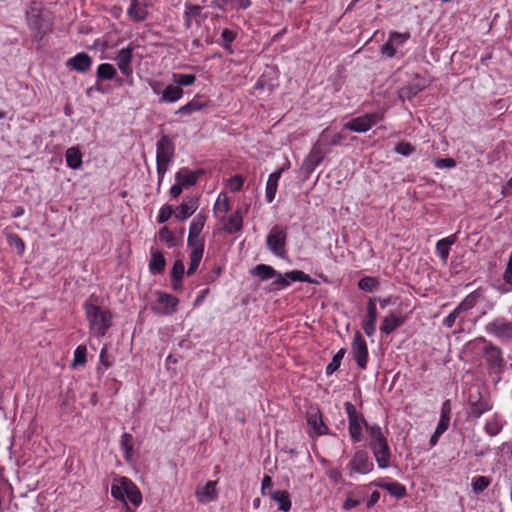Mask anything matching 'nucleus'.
<instances>
[{"label":"nucleus","mask_w":512,"mask_h":512,"mask_svg":"<svg viewBox=\"0 0 512 512\" xmlns=\"http://www.w3.org/2000/svg\"><path fill=\"white\" fill-rule=\"evenodd\" d=\"M111 495L116 500L127 503L130 501L135 507L142 503V494L136 484L127 477L115 478L111 486Z\"/></svg>","instance_id":"nucleus-3"},{"label":"nucleus","mask_w":512,"mask_h":512,"mask_svg":"<svg viewBox=\"0 0 512 512\" xmlns=\"http://www.w3.org/2000/svg\"><path fill=\"white\" fill-rule=\"evenodd\" d=\"M460 315L461 313L457 310V308H455L443 319V325L447 328H452Z\"/></svg>","instance_id":"nucleus-60"},{"label":"nucleus","mask_w":512,"mask_h":512,"mask_svg":"<svg viewBox=\"0 0 512 512\" xmlns=\"http://www.w3.org/2000/svg\"><path fill=\"white\" fill-rule=\"evenodd\" d=\"M202 8L199 5L186 4L184 11V22L186 28H190L192 25V19L200 16Z\"/></svg>","instance_id":"nucleus-43"},{"label":"nucleus","mask_w":512,"mask_h":512,"mask_svg":"<svg viewBox=\"0 0 512 512\" xmlns=\"http://www.w3.org/2000/svg\"><path fill=\"white\" fill-rule=\"evenodd\" d=\"M406 321L405 316L399 312L392 311L387 314L381 321L380 332L389 335L396 329L401 327Z\"/></svg>","instance_id":"nucleus-15"},{"label":"nucleus","mask_w":512,"mask_h":512,"mask_svg":"<svg viewBox=\"0 0 512 512\" xmlns=\"http://www.w3.org/2000/svg\"><path fill=\"white\" fill-rule=\"evenodd\" d=\"M172 214H173L172 206H170L168 204L163 205L160 208L159 214L157 216L158 223H165L166 221H168L170 219Z\"/></svg>","instance_id":"nucleus-55"},{"label":"nucleus","mask_w":512,"mask_h":512,"mask_svg":"<svg viewBox=\"0 0 512 512\" xmlns=\"http://www.w3.org/2000/svg\"><path fill=\"white\" fill-rule=\"evenodd\" d=\"M410 39V33H400L392 31L389 34L388 40L381 46L380 52L387 58H393L396 56L397 51Z\"/></svg>","instance_id":"nucleus-7"},{"label":"nucleus","mask_w":512,"mask_h":512,"mask_svg":"<svg viewBox=\"0 0 512 512\" xmlns=\"http://www.w3.org/2000/svg\"><path fill=\"white\" fill-rule=\"evenodd\" d=\"M286 232L279 226H274L267 236V246L269 250L278 257H284L286 254Z\"/></svg>","instance_id":"nucleus-8"},{"label":"nucleus","mask_w":512,"mask_h":512,"mask_svg":"<svg viewBox=\"0 0 512 512\" xmlns=\"http://www.w3.org/2000/svg\"><path fill=\"white\" fill-rule=\"evenodd\" d=\"M284 172V167L277 169L275 172L271 173L268 177L266 188H265V198L268 203L273 202L276 196L278 182L281 178L282 173Z\"/></svg>","instance_id":"nucleus-23"},{"label":"nucleus","mask_w":512,"mask_h":512,"mask_svg":"<svg viewBox=\"0 0 512 512\" xmlns=\"http://www.w3.org/2000/svg\"><path fill=\"white\" fill-rule=\"evenodd\" d=\"M488 334L493 335L501 340H512V323L505 318L499 317L485 326Z\"/></svg>","instance_id":"nucleus-12"},{"label":"nucleus","mask_w":512,"mask_h":512,"mask_svg":"<svg viewBox=\"0 0 512 512\" xmlns=\"http://www.w3.org/2000/svg\"><path fill=\"white\" fill-rule=\"evenodd\" d=\"M7 242L10 246H13L16 248L17 253L19 255H23L26 249V245L22 238L14 233H8L6 235Z\"/></svg>","instance_id":"nucleus-47"},{"label":"nucleus","mask_w":512,"mask_h":512,"mask_svg":"<svg viewBox=\"0 0 512 512\" xmlns=\"http://www.w3.org/2000/svg\"><path fill=\"white\" fill-rule=\"evenodd\" d=\"M115 60L120 72L129 80L128 83L132 85L133 69L131 63L133 60V48L128 46L120 49L116 54Z\"/></svg>","instance_id":"nucleus-13"},{"label":"nucleus","mask_w":512,"mask_h":512,"mask_svg":"<svg viewBox=\"0 0 512 512\" xmlns=\"http://www.w3.org/2000/svg\"><path fill=\"white\" fill-rule=\"evenodd\" d=\"M174 157V144L168 136L163 135L156 144L157 173L163 177Z\"/></svg>","instance_id":"nucleus-4"},{"label":"nucleus","mask_w":512,"mask_h":512,"mask_svg":"<svg viewBox=\"0 0 512 512\" xmlns=\"http://www.w3.org/2000/svg\"><path fill=\"white\" fill-rule=\"evenodd\" d=\"M345 411L348 416V421L362 416L357 412L355 406L350 402L345 403Z\"/></svg>","instance_id":"nucleus-64"},{"label":"nucleus","mask_w":512,"mask_h":512,"mask_svg":"<svg viewBox=\"0 0 512 512\" xmlns=\"http://www.w3.org/2000/svg\"><path fill=\"white\" fill-rule=\"evenodd\" d=\"M455 242H456L455 235H451V236L442 238L437 241L435 250H436L437 255L440 257V259L443 262L447 261V259L449 257V253H450V248Z\"/></svg>","instance_id":"nucleus-30"},{"label":"nucleus","mask_w":512,"mask_h":512,"mask_svg":"<svg viewBox=\"0 0 512 512\" xmlns=\"http://www.w3.org/2000/svg\"><path fill=\"white\" fill-rule=\"evenodd\" d=\"M120 446L124 453L125 460L131 461L133 453V436L130 433L124 432L121 436Z\"/></svg>","instance_id":"nucleus-41"},{"label":"nucleus","mask_w":512,"mask_h":512,"mask_svg":"<svg viewBox=\"0 0 512 512\" xmlns=\"http://www.w3.org/2000/svg\"><path fill=\"white\" fill-rule=\"evenodd\" d=\"M93 60L87 53L80 52L75 56L69 58L66 62V66L74 71L80 73H86L90 70Z\"/></svg>","instance_id":"nucleus-18"},{"label":"nucleus","mask_w":512,"mask_h":512,"mask_svg":"<svg viewBox=\"0 0 512 512\" xmlns=\"http://www.w3.org/2000/svg\"><path fill=\"white\" fill-rule=\"evenodd\" d=\"M85 316L89 324L90 333L96 337H103L112 326L113 314L96 304L85 302L83 304Z\"/></svg>","instance_id":"nucleus-1"},{"label":"nucleus","mask_w":512,"mask_h":512,"mask_svg":"<svg viewBox=\"0 0 512 512\" xmlns=\"http://www.w3.org/2000/svg\"><path fill=\"white\" fill-rule=\"evenodd\" d=\"M481 298V292L475 290L468 294L458 305L457 310L462 314L470 309L474 308Z\"/></svg>","instance_id":"nucleus-34"},{"label":"nucleus","mask_w":512,"mask_h":512,"mask_svg":"<svg viewBox=\"0 0 512 512\" xmlns=\"http://www.w3.org/2000/svg\"><path fill=\"white\" fill-rule=\"evenodd\" d=\"M116 73V69L112 64L103 63L97 67L96 76L98 80H112Z\"/></svg>","instance_id":"nucleus-42"},{"label":"nucleus","mask_w":512,"mask_h":512,"mask_svg":"<svg viewBox=\"0 0 512 512\" xmlns=\"http://www.w3.org/2000/svg\"><path fill=\"white\" fill-rule=\"evenodd\" d=\"M230 211V201L225 193H220L214 204V214L219 218L224 216Z\"/></svg>","instance_id":"nucleus-35"},{"label":"nucleus","mask_w":512,"mask_h":512,"mask_svg":"<svg viewBox=\"0 0 512 512\" xmlns=\"http://www.w3.org/2000/svg\"><path fill=\"white\" fill-rule=\"evenodd\" d=\"M322 145L318 140L304 161V165L310 170L315 169L324 159V152L321 149Z\"/></svg>","instance_id":"nucleus-27"},{"label":"nucleus","mask_w":512,"mask_h":512,"mask_svg":"<svg viewBox=\"0 0 512 512\" xmlns=\"http://www.w3.org/2000/svg\"><path fill=\"white\" fill-rule=\"evenodd\" d=\"M244 184V178L241 175H235L228 180L227 186L232 192L240 191Z\"/></svg>","instance_id":"nucleus-54"},{"label":"nucleus","mask_w":512,"mask_h":512,"mask_svg":"<svg viewBox=\"0 0 512 512\" xmlns=\"http://www.w3.org/2000/svg\"><path fill=\"white\" fill-rule=\"evenodd\" d=\"M128 17L134 22H141L147 16L146 5L140 0H131V4L127 10Z\"/></svg>","instance_id":"nucleus-26"},{"label":"nucleus","mask_w":512,"mask_h":512,"mask_svg":"<svg viewBox=\"0 0 512 512\" xmlns=\"http://www.w3.org/2000/svg\"><path fill=\"white\" fill-rule=\"evenodd\" d=\"M386 490L394 497L401 499L407 494L406 488L399 482H390L387 484Z\"/></svg>","instance_id":"nucleus-50"},{"label":"nucleus","mask_w":512,"mask_h":512,"mask_svg":"<svg viewBox=\"0 0 512 512\" xmlns=\"http://www.w3.org/2000/svg\"><path fill=\"white\" fill-rule=\"evenodd\" d=\"M284 275H285L287 281H289V286L291 285L292 282H296V281L307 282L310 284H318L319 283L317 280L311 278L308 274L304 273L301 270H292V271L286 272Z\"/></svg>","instance_id":"nucleus-39"},{"label":"nucleus","mask_w":512,"mask_h":512,"mask_svg":"<svg viewBox=\"0 0 512 512\" xmlns=\"http://www.w3.org/2000/svg\"><path fill=\"white\" fill-rule=\"evenodd\" d=\"M467 349L475 354L484 356L487 366L492 372H500L503 364L501 350L487 341L484 337H478L467 344Z\"/></svg>","instance_id":"nucleus-2"},{"label":"nucleus","mask_w":512,"mask_h":512,"mask_svg":"<svg viewBox=\"0 0 512 512\" xmlns=\"http://www.w3.org/2000/svg\"><path fill=\"white\" fill-rule=\"evenodd\" d=\"M208 103L203 102L200 100L199 97H194L191 101H189L187 104L181 106L179 109L176 110L175 114L181 115V116H189L192 113L198 112L202 110L203 108L207 107Z\"/></svg>","instance_id":"nucleus-31"},{"label":"nucleus","mask_w":512,"mask_h":512,"mask_svg":"<svg viewBox=\"0 0 512 512\" xmlns=\"http://www.w3.org/2000/svg\"><path fill=\"white\" fill-rule=\"evenodd\" d=\"M166 261L163 254L159 251L151 252V259L149 262V268L152 273H162L165 269Z\"/></svg>","instance_id":"nucleus-36"},{"label":"nucleus","mask_w":512,"mask_h":512,"mask_svg":"<svg viewBox=\"0 0 512 512\" xmlns=\"http://www.w3.org/2000/svg\"><path fill=\"white\" fill-rule=\"evenodd\" d=\"M377 465L380 469H386L390 466L391 450L388 441H383L370 447Z\"/></svg>","instance_id":"nucleus-16"},{"label":"nucleus","mask_w":512,"mask_h":512,"mask_svg":"<svg viewBox=\"0 0 512 512\" xmlns=\"http://www.w3.org/2000/svg\"><path fill=\"white\" fill-rule=\"evenodd\" d=\"M156 302L151 306V309L159 315H172L176 312L179 304V299L172 294L162 291H155Z\"/></svg>","instance_id":"nucleus-6"},{"label":"nucleus","mask_w":512,"mask_h":512,"mask_svg":"<svg viewBox=\"0 0 512 512\" xmlns=\"http://www.w3.org/2000/svg\"><path fill=\"white\" fill-rule=\"evenodd\" d=\"M274 278L275 280L272 283L274 289H284L289 286V281H287L284 274H281L277 271V275Z\"/></svg>","instance_id":"nucleus-61"},{"label":"nucleus","mask_w":512,"mask_h":512,"mask_svg":"<svg viewBox=\"0 0 512 512\" xmlns=\"http://www.w3.org/2000/svg\"><path fill=\"white\" fill-rule=\"evenodd\" d=\"M379 286V281L374 277H363L358 282L359 289L365 292H373Z\"/></svg>","instance_id":"nucleus-48"},{"label":"nucleus","mask_w":512,"mask_h":512,"mask_svg":"<svg viewBox=\"0 0 512 512\" xmlns=\"http://www.w3.org/2000/svg\"><path fill=\"white\" fill-rule=\"evenodd\" d=\"M242 225H243L242 216L240 215V213L236 212L229 218L227 224L225 225V230L228 233H235V232H238L239 230H241Z\"/></svg>","instance_id":"nucleus-46"},{"label":"nucleus","mask_w":512,"mask_h":512,"mask_svg":"<svg viewBox=\"0 0 512 512\" xmlns=\"http://www.w3.org/2000/svg\"><path fill=\"white\" fill-rule=\"evenodd\" d=\"M172 81L178 87H187L195 83L196 76L194 74L173 73Z\"/></svg>","instance_id":"nucleus-44"},{"label":"nucleus","mask_w":512,"mask_h":512,"mask_svg":"<svg viewBox=\"0 0 512 512\" xmlns=\"http://www.w3.org/2000/svg\"><path fill=\"white\" fill-rule=\"evenodd\" d=\"M206 222V216L202 213H198L192 220L189 228V235L187 239L188 245L204 244L203 238L200 237L204 225Z\"/></svg>","instance_id":"nucleus-14"},{"label":"nucleus","mask_w":512,"mask_h":512,"mask_svg":"<svg viewBox=\"0 0 512 512\" xmlns=\"http://www.w3.org/2000/svg\"><path fill=\"white\" fill-rule=\"evenodd\" d=\"M190 248V263L187 270L188 275L196 272L204 253V244L188 245Z\"/></svg>","instance_id":"nucleus-28"},{"label":"nucleus","mask_w":512,"mask_h":512,"mask_svg":"<svg viewBox=\"0 0 512 512\" xmlns=\"http://www.w3.org/2000/svg\"><path fill=\"white\" fill-rule=\"evenodd\" d=\"M269 495L277 503L279 510L288 512L291 509L290 495L286 490H276L270 492Z\"/></svg>","instance_id":"nucleus-32"},{"label":"nucleus","mask_w":512,"mask_h":512,"mask_svg":"<svg viewBox=\"0 0 512 512\" xmlns=\"http://www.w3.org/2000/svg\"><path fill=\"white\" fill-rule=\"evenodd\" d=\"M360 504V500L354 497L353 492L347 493V498L344 501L342 508L346 511L351 510L352 508L357 507Z\"/></svg>","instance_id":"nucleus-58"},{"label":"nucleus","mask_w":512,"mask_h":512,"mask_svg":"<svg viewBox=\"0 0 512 512\" xmlns=\"http://www.w3.org/2000/svg\"><path fill=\"white\" fill-rule=\"evenodd\" d=\"M148 85L149 87L151 88L152 92L161 97V93L163 91V83L159 80H154V79H148Z\"/></svg>","instance_id":"nucleus-62"},{"label":"nucleus","mask_w":512,"mask_h":512,"mask_svg":"<svg viewBox=\"0 0 512 512\" xmlns=\"http://www.w3.org/2000/svg\"><path fill=\"white\" fill-rule=\"evenodd\" d=\"M384 118L382 112L367 113L351 119L344 128L357 133H365Z\"/></svg>","instance_id":"nucleus-5"},{"label":"nucleus","mask_w":512,"mask_h":512,"mask_svg":"<svg viewBox=\"0 0 512 512\" xmlns=\"http://www.w3.org/2000/svg\"><path fill=\"white\" fill-rule=\"evenodd\" d=\"M493 288L501 294H506L512 291V251L509 255L502 277L494 281Z\"/></svg>","instance_id":"nucleus-17"},{"label":"nucleus","mask_w":512,"mask_h":512,"mask_svg":"<svg viewBox=\"0 0 512 512\" xmlns=\"http://www.w3.org/2000/svg\"><path fill=\"white\" fill-rule=\"evenodd\" d=\"M352 355L361 369H366L368 363V346L362 334L357 331L351 343Z\"/></svg>","instance_id":"nucleus-10"},{"label":"nucleus","mask_w":512,"mask_h":512,"mask_svg":"<svg viewBox=\"0 0 512 512\" xmlns=\"http://www.w3.org/2000/svg\"><path fill=\"white\" fill-rule=\"evenodd\" d=\"M347 468L349 469L350 474H368L374 469V464L370 460L366 451L357 450L347 464Z\"/></svg>","instance_id":"nucleus-9"},{"label":"nucleus","mask_w":512,"mask_h":512,"mask_svg":"<svg viewBox=\"0 0 512 512\" xmlns=\"http://www.w3.org/2000/svg\"><path fill=\"white\" fill-rule=\"evenodd\" d=\"M216 481H208L205 485L196 489L195 495L199 503L207 504L217 498Z\"/></svg>","instance_id":"nucleus-20"},{"label":"nucleus","mask_w":512,"mask_h":512,"mask_svg":"<svg viewBox=\"0 0 512 512\" xmlns=\"http://www.w3.org/2000/svg\"><path fill=\"white\" fill-rule=\"evenodd\" d=\"M198 199L195 197H185L177 208L175 217L179 220H186L198 209Z\"/></svg>","instance_id":"nucleus-21"},{"label":"nucleus","mask_w":512,"mask_h":512,"mask_svg":"<svg viewBox=\"0 0 512 512\" xmlns=\"http://www.w3.org/2000/svg\"><path fill=\"white\" fill-rule=\"evenodd\" d=\"M366 432L369 436L370 447L387 440L382 432L381 427L377 424L366 425Z\"/></svg>","instance_id":"nucleus-37"},{"label":"nucleus","mask_w":512,"mask_h":512,"mask_svg":"<svg viewBox=\"0 0 512 512\" xmlns=\"http://www.w3.org/2000/svg\"><path fill=\"white\" fill-rule=\"evenodd\" d=\"M456 165L455 161L452 158H443L435 161V166L437 168H453Z\"/></svg>","instance_id":"nucleus-63"},{"label":"nucleus","mask_w":512,"mask_h":512,"mask_svg":"<svg viewBox=\"0 0 512 512\" xmlns=\"http://www.w3.org/2000/svg\"><path fill=\"white\" fill-rule=\"evenodd\" d=\"M203 174L202 170H190L188 168H181L175 175V179L180 185L184 187L194 186L200 175Z\"/></svg>","instance_id":"nucleus-22"},{"label":"nucleus","mask_w":512,"mask_h":512,"mask_svg":"<svg viewBox=\"0 0 512 512\" xmlns=\"http://www.w3.org/2000/svg\"><path fill=\"white\" fill-rule=\"evenodd\" d=\"M345 139V136L341 133H334L330 134L328 129H325L319 137V143H322L323 145H332L336 146L342 143V141Z\"/></svg>","instance_id":"nucleus-40"},{"label":"nucleus","mask_w":512,"mask_h":512,"mask_svg":"<svg viewBox=\"0 0 512 512\" xmlns=\"http://www.w3.org/2000/svg\"><path fill=\"white\" fill-rule=\"evenodd\" d=\"M491 484V479L487 476H475L471 480L472 491L476 494L483 492Z\"/></svg>","instance_id":"nucleus-45"},{"label":"nucleus","mask_w":512,"mask_h":512,"mask_svg":"<svg viewBox=\"0 0 512 512\" xmlns=\"http://www.w3.org/2000/svg\"><path fill=\"white\" fill-rule=\"evenodd\" d=\"M307 423L311 427V436H322L328 433V427L322 420V415L319 410H314L308 413Z\"/></svg>","instance_id":"nucleus-19"},{"label":"nucleus","mask_w":512,"mask_h":512,"mask_svg":"<svg viewBox=\"0 0 512 512\" xmlns=\"http://www.w3.org/2000/svg\"><path fill=\"white\" fill-rule=\"evenodd\" d=\"M484 429L488 435L496 436L501 431L502 424L496 417H493L486 422Z\"/></svg>","instance_id":"nucleus-52"},{"label":"nucleus","mask_w":512,"mask_h":512,"mask_svg":"<svg viewBox=\"0 0 512 512\" xmlns=\"http://www.w3.org/2000/svg\"><path fill=\"white\" fill-rule=\"evenodd\" d=\"M87 349L85 345H79L74 351L72 366L77 367L86 363Z\"/></svg>","instance_id":"nucleus-51"},{"label":"nucleus","mask_w":512,"mask_h":512,"mask_svg":"<svg viewBox=\"0 0 512 512\" xmlns=\"http://www.w3.org/2000/svg\"><path fill=\"white\" fill-rule=\"evenodd\" d=\"M367 422L363 416L349 420V434L353 442L357 443L362 440L363 427L366 428Z\"/></svg>","instance_id":"nucleus-29"},{"label":"nucleus","mask_w":512,"mask_h":512,"mask_svg":"<svg viewBox=\"0 0 512 512\" xmlns=\"http://www.w3.org/2000/svg\"><path fill=\"white\" fill-rule=\"evenodd\" d=\"M470 414L471 416L475 418H479L481 415H483L485 412H488L492 409V405L490 401L481 395L477 397V399H473L472 396H470Z\"/></svg>","instance_id":"nucleus-24"},{"label":"nucleus","mask_w":512,"mask_h":512,"mask_svg":"<svg viewBox=\"0 0 512 512\" xmlns=\"http://www.w3.org/2000/svg\"><path fill=\"white\" fill-rule=\"evenodd\" d=\"M395 152L403 156H409L414 152V147L408 142H400L396 145Z\"/></svg>","instance_id":"nucleus-57"},{"label":"nucleus","mask_w":512,"mask_h":512,"mask_svg":"<svg viewBox=\"0 0 512 512\" xmlns=\"http://www.w3.org/2000/svg\"><path fill=\"white\" fill-rule=\"evenodd\" d=\"M82 153L76 146L70 147L65 152L66 164L71 169H79L82 166Z\"/></svg>","instance_id":"nucleus-33"},{"label":"nucleus","mask_w":512,"mask_h":512,"mask_svg":"<svg viewBox=\"0 0 512 512\" xmlns=\"http://www.w3.org/2000/svg\"><path fill=\"white\" fill-rule=\"evenodd\" d=\"M251 274L259 277L261 280H268L277 275V271L266 264H259L251 270Z\"/></svg>","instance_id":"nucleus-38"},{"label":"nucleus","mask_w":512,"mask_h":512,"mask_svg":"<svg viewBox=\"0 0 512 512\" xmlns=\"http://www.w3.org/2000/svg\"><path fill=\"white\" fill-rule=\"evenodd\" d=\"M183 274H184V265H183L182 261L178 260L173 265L172 278L177 282L181 281V279L183 278Z\"/></svg>","instance_id":"nucleus-59"},{"label":"nucleus","mask_w":512,"mask_h":512,"mask_svg":"<svg viewBox=\"0 0 512 512\" xmlns=\"http://www.w3.org/2000/svg\"><path fill=\"white\" fill-rule=\"evenodd\" d=\"M159 238L161 241L168 243L169 246H173L175 244L174 234L167 227L160 229Z\"/></svg>","instance_id":"nucleus-56"},{"label":"nucleus","mask_w":512,"mask_h":512,"mask_svg":"<svg viewBox=\"0 0 512 512\" xmlns=\"http://www.w3.org/2000/svg\"><path fill=\"white\" fill-rule=\"evenodd\" d=\"M376 297H369L366 303V313L362 319L361 327L368 337H372L376 332V322L378 317Z\"/></svg>","instance_id":"nucleus-11"},{"label":"nucleus","mask_w":512,"mask_h":512,"mask_svg":"<svg viewBox=\"0 0 512 512\" xmlns=\"http://www.w3.org/2000/svg\"><path fill=\"white\" fill-rule=\"evenodd\" d=\"M345 353V349L342 348L333 356L332 361L326 366L327 375H332L340 367Z\"/></svg>","instance_id":"nucleus-49"},{"label":"nucleus","mask_w":512,"mask_h":512,"mask_svg":"<svg viewBox=\"0 0 512 512\" xmlns=\"http://www.w3.org/2000/svg\"><path fill=\"white\" fill-rule=\"evenodd\" d=\"M184 95V91L181 87L176 86L175 84L167 85L162 93L161 97H159L160 103H175L179 101Z\"/></svg>","instance_id":"nucleus-25"},{"label":"nucleus","mask_w":512,"mask_h":512,"mask_svg":"<svg viewBox=\"0 0 512 512\" xmlns=\"http://www.w3.org/2000/svg\"><path fill=\"white\" fill-rule=\"evenodd\" d=\"M223 6H229L231 9H247L251 5L250 0H221Z\"/></svg>","instance_id":"nucleus-53"}]
</instances>
